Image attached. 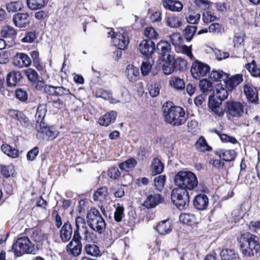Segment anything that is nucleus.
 <instances>
[{"label": "nucleus", "instance_id": "39448f33", "mask_svg": "<svg viewBox=\"0 0 260 260\" xmlns=\"http://www.w3.org/2000/svg\"><path fill=\"white\" fill-rule=\"evenodd\" d=\"M12 248L16 256H21L24 254H35L39 250L27 237L18 238L13 243Z\"/></svg>", "mask_w": 260, "mask_h": 260}, {"label": "nucleus", "instance_id": "423d86ee", "mask_svg": "<svg viewBox=\"0 0 260 260\" xmlns=\"http://www.w3.org/2000/svg\"><path fill=\"white\" fill-rule=\"evenodd\" d=\"M86 221L88 226L94 231L102 234L105 230L106 223L100 211L91 208L87 214Z\"/></svg>", "mask_w": 260, "mask_h": 260}, {"label": "nucleus", "instance_id": "0e129e2a", "mask_svg": "<svg viewBox=\"0 0 260 260\" xmlns=\"http://www.w3.org/2000/svg\"><path fill=\"white\" fill-rule=\"evenodd\" d=\"M216 19V16L213 15L210 12H204L203 14L202 20L205 23H209L213 22Z\"/></svg>", "mask_w": 260, "mask_h": 260}, {"label": "nucleus", "instance_id": "b1692460", "mask_svg": "<svg viewBox=\"0 0 260 260\" xmlns=\"http://www.w3.org/2000/svg\"><path fill=\"white\" fill-rule=\"evenodd\" d=\"M200 18V14L191 8L188 9V12L185 14V19L187 22L192 24H198Z\"/></svg>", "mask_w": 260, "mask_h": 260}, {"label": "nucleus", "instance_id": "bf43d9fd", "mask_svg": "<svg viewBox=\"0 0 260 260\" xmlns=\"http://www.w3.org/2000/svg\"><path fill=\"white\" fill-rule=\"evenodd\" d=\"M37 36L35 31H31L26 32L25 36L21 39L23 43H30L33 42L36 39Z\"/></svg>", "mask_w": 260, "mask_h": 260}, {"label": "nucleus", "instance_id": "c756f323", "mask_svg": "<svg viewBox=\"0 0 260 260\" xmlns=\"http://www.w3.org/2000/svg\"><path fill=\"white\" fill-rule=\"evenodd\" d=\"M108 196L107 188L102 187L98 189L93 194V200L103 203L106 201Z\"/></svg>", "mask_w": 260, "mask_h": 260}, {"label": "nucleus", "instance_id": "9b49d317", "mask_svg": "<svg viewBox=\"0 0 260 260\" xmlns=\"http://www.w3.org/2000/svg\"><path fill=\"white\" fill-rule=\"evenodd\" d=\"M156 51L158 54L161 55L164 59L165 57L169 60L174 58V55L171 51V45L166 41H160L157 44Z\"/></svg>", "mask_w": 260, "mask_h": 260}, {"label": "nucleus", "instance_id": "e433bc0d", "mask_svg": "<svg viewBox=\"0 0 260 260\" xmlns=\"http://www.w3.org/2000/svg\"><path fill=\"white\" fill-rule=\"evenodd\" d=\"M170 85L176 90H182L185 88V82L182 79L173 76L169 81Z\"/></svg>", "mask_w": 260, "mask_h": 260}, {"label": "nucleus", "instance_id": "49530a36", "mask_svg": "<svg viewBox=\"0 0 260 260\" xmlns=\"http://www.w3.org/2000/svg\"><path fill=\"white\" fill-rule=\"evenodd\" d=\"M86 253L93 256H98L102 255L99 247L95 244H88L85 247Z\"/></svg>", "mask_w": 260, "mask_h": 260}, {"label": "nucleus", "instance_id": "6e6552de", "mask_svg": "<svg viewBox=\"0 0 260 260\" xmlns=\"http://www.w3.org/2000/svg\"><path fill=\"white\" fill-rule=\"evenodd\" d=\"M225 109L229 119L242 117L245 112V107L240 102L229 101L225 103Z\"/></svg>", "mask_w": 260, "mask_h": 260}, {"label": "nucleus", "instance_id": "4468645a", "mask_svg": "<svg viewBox=\"0 0 260 260\" xmlns=\"http://www.w3.org/2000/svg\"><path fill=\"white\" fill-rule=\"evenodd\" d=\"M12 20L14 25L19 28H25L29 23V15L28 13H18L14 15Z\"/></svg>", "mask_w": 260, "mask_h": 260}, {"label": "nucleus", "instance_id": "603ef678", "mask_svg": "<svg viewBox=\"0 0 260 260\" xmlns=\"http://www.w3.org/2000/svg\"><path fill=\"white\" fill-rule=\"evenodd\" d=\"M197 30V27L194 25H189L184 29V36L188 41H190Z\"/></svg>", "mask_w": 260, "mask_h": 260}, {"label": "nucleus", "instance_id": "6e6d98bb", "mask_svg": "<svg viewBox=\"0 0 260 260\" xmlns=\"http://www.w3.org/2000/svg\"><path fill=\"white\" fill-rule=\"evenodd\" d=\"M124 208L119 204L117 205L114 212V220L117 222H120L124 217Z\"/></svg>", "mask_w": 260, "mask_h": 260}, {"label": "nucleus", "instance_id": "8fccbe9b", "mask_svg": "<svg viewBox=\"0 0 260 260\" xmlns=\"http://www.w3.org/2000/svg\"><path fill=\"white\" fill-rule=\"evenodd\" d=\"M174 58L171 60L167 59L162 67V71L165 75H169L173 72L175 67L174 63Z\"/></svg>", "mask_w": 260, "mask_h": 260}, {"label": "nucleus", "instance_id": "473e14b6", "mask_svg": "<svg viewBox=\"0 0 260 260\" xmlns=\"http://www.w3.org/2000/svg\"><path fill=\"white\" fill-rule=\"evenodd\" d=\"M216 154L220 159L225 161L234 160L236 156V153L233 150H224Z\"/></svg>", "mask_w": 260, "mask_h": 260}, {"label": "nucleus", "instance_id": "4d7b16f0", "mask_svg": "<svg viewBox=\"0 0 260 260\" xmlns=\"http://www.w3.org/2000/svg\"><path fill=\"white\" fill-rule=\"evenodd\" d=\"M24 73L30 81L35 82L38 80V74L35 70L28 69L24 71Z\"/></svg>", "mask_w": 260, "mask_h": 260}, {"label": "nucleus", "instance_id": "de8ad7c7", "mask_svg": "<svg viewBox=\"0 0 260 260\" xmlns=\"http://www.w3.org/2000/svg\"><path fill=\"white\" fill-rule=\"evenodd\" d=\"M228 74L223 72L222 71H212L210 73V78L213 81H221L224 82L228 78Z\"/></svg>", "mask_w": 260, "mask_h": 260}, {"label": "nucleus", "instance_id": "c03bdc74", "mask_svg": "<svg viewBox=\"0 0 260 260\" xmlns=\"http://www.w3.org/2000/svg\"><path fill=\"white\" fill-rule=\"evenodd\" d=\"M199 86L201 90L205 94H209V93L212 92L213 89L212 83L207 79L201 80Z\"/></svg>", "mask_w": 260, "mask_h": 260}, {"label": "nucleus", "instance_id": "0eeeda50", "mask_svg": "<svg viewBox=\"0 0 260 260\" xmlns=\"http://www.w3.org/2000/svg\"><path fill=\"white\" fill-rule=\"evenodd\" d=\"M171 198L173 204L179 210L184 209L189 202L188 191L178 187L172 190Z\"/></svg>", "mask_w": 260, "mask_h": 260}, {"label": "nucleus", "instance_id": "2eb2a0df", "mask_svg": "<svg viewBox=\"0 0 260 260\" xmlns=\"http://www.w3.org/2000/svg\"><path fill=\"white\" fill-rule=\"evenodd\" d=\"M244 92L247 100L254 104L258 103V91L252 85L245 84L243 87Z\"/></svg>", "mask_w": 260, "mask_h": 260}, {"label": "nucleus", "instance_id": "412c9836", "mask_svg": "<svg viewBox=\"0 0 260 260\" xmlns=\"http://www.w3.org/2000/svg\"><path fill=\"white\" fill-rule=\"evenodd\" d=\"M164 7L173 12H180L183 9V5L178 1L164 0L162 2Z\"/></svg>", "mask_w": 260, "mask_h": 260}, {"label": "nucleus", "instance_id": "9d476101", "mask_svg": "<svg viewBox=\"0 0 260 260\" xmlns=\"http://www.w3.org/2000/svg\"><path fill=\"white\" fill-rule=\"evenodd\" d=\"M210 67L204 63L195 61L192 64L190 72L193 78L199 79L206 76L210 71Z\"/></svg>", "mask_w": 260, "mask_h": 260}, {"label": "nucleus", "instance_id": "7c9ffc66", "mask_svg": "<svg viewBox=\"0 0 260 260\" xmlns=\"http://www.w3.org/2000/svg\"><path fill=\"white\" fill-rule=\"evenodd\" d=\"M47 112V107L45 104L40 105L37 109L35 115L36 120L37 123H40V126L44 125L43 120L46 115Z\"/></svg>", "mask_w": 260, "mask_h": 260}, {"label": "nucleus", "instance_id": "864d4df0", "mask_svg": "<svg viewBox=\"0 0 260 260\" xmlns=\"http://www.w3.org/2000/svg\"><path fill=\"white\" fill-rule=\"evenodd\" d=\"M166 182V176L159 175L154 179V185L156 189L160 191L164 187Z\"/></svg>", "mask_w": 260, "mask_h": 260}, {"label": "nucleus", "instance_id": "cd10ccee", "mask_svg": "<svg viewBox=\"0 0 260 260\" xmlns=\"http://www.w3.org/2000/svg\"><path fill=\"white\" fill-rule=\"evenodd\" d=\"M196 150L201 152H206L212 150V147L209 146L205 138L201 136L194 144Z\"/></svg>", "mask_w": 260, "mask_h": 260}, {"label": "nucleus", "instance_id": "a211bd4d", "mask_svg": "<svg viewBox=\"0 0 260 260\" xmlns=\"http://www.w3.org/2000/svg\"><path fill=\"white\" fill-rule=\"evenodd\" d=\"M209 200L207 196L203 193L196 196L193 201V206L198 210H203L208 206Z\"/></svg>", "mask_w": 260, "mask_h": 260}, {"label": "nucleus", "instance_id": "c9c22d12", "mask_svg": "<svg viewBox=\"0 0 260 260\" xmlns=\"http://www.w3.org/2000/svg\"><path fill=\"white\" fill-rule=\"evenodd\" d=\"M179 220L190 226L194 224L196 222L195 215L190 213H181L179 216Z\"/></svg>", "mask_w": 260, "mask_h": 260}, {"label": "nucleus", "instance_id": "f03ea898", "mask_svg": "<svg viewBox=\"0 0 260 260\" xmlns=\"http://www.w3.org/2000/svg\"><path fill=\"white\" fill-rule=\"evenodd\" d=\"M165 121L174 126H179L186 120L184 110L178 106H172L171 103H166L162 107Z\"/></svg>", "mask_w": 260, "mask_h": 260}, {"label": "nucleus", "instance_id": "79ce46f5", "mask_svg": "<svg viewBox=\"0 0 260 260\" xmlns=\"http://www.w3.org/2000/svg\"><path fill=\"white\" fill-rule=\"evenodd\" d=\"M166 24L171 28H178L181 24V20L179 17L172 15L167 18Z\"/></svg>", "mask_w": 260, "mask_h": 260}, {"label": "nucleus", "instance_id": "3c124183", "mask_svg": "<svg viewBox=\"0 0 260 260\" xmlns=\"http://www.w3.org/2000/svg\"><path fill=\"white\" fill-rule=\"evenodd\" d=\"M96 96L107 100H111L112 103H117V101H115V100L112 99L111 93L104 89H100L97 91L96 92Z\"/></svg>", "mask_w": 260, "mask_h": 260}, {"label": "nucleus", "instance_id": "aec40b11", "mask_svg": "<svg viewBox=\"0 0 260 260\" xmlns=\"http://www.w3.org/2000/svg\"><path fill=\"white\" fill-rule=\"evenodd\" d=\"M72 234L73 229L71 224L69 222L64 223L60 231L61 240L64 242L69 241L72 238Z\"/></svg>", "mask_w": 260, "mask_h": 260}, {"label": "nucleus", "instance_id": "bb28decb", "mask_svg": "<svg viewBox=\"0 0 260 260\" xmlns=\"http://www.w3.org/2000/svg\"><path fill=\"white\" fill-rule=\"evenodd\" d=\"M21 78L20 72L12 71L10 72L7 77V83L9 87H14L19 81Z\"/></svg>", "mask_w": 260, "mask_h": 260}, {"label": "nucleus", "instance_id": "a18cd8bd", "mask_svg": "<svg viewBox=\"0 0 260 260\" xmlns=\"http://www.w3.org/2000/svg\"><path fill=\"white\" fill-rule=\"evenodd\" d=\"M153 61L151 58H147L143 61L141 70L142 74L144 76L147 75L151 71Z\"/></svg>", "mask_w": 260, "mask_h": 260}, {"label": "nucleus", "instance_id": "58836bf2", "mask_svg": "<svg viewBox=\"0 0 260 260\" xmlns=\"http://www.w3.org/2000/svg\"><path fill=\"white\" fill-rule=\"evenodd\" d=\"M243 80L242 75L237 74L231 78H228L224 82L227 85H229L230 88H234L242 82Z\"/></svg>", "mask_w": 260, "mask_h": 260}, {"label": "nucleus", "instance_id": "13d9d810", "mask_svg": "<svg viewBox=\"0 0 260 260\" xmlns=\"http://www.w3.org/2000/svg\"><path fill=\"white\" fill-rule=\"evenodd\" d=\"M174 63L175 68H178L180 70H183L185 69L187 66L188 63L187 61L181 57L174 58Z\"/></svg>", "mask_w": 260, "mask_h": 260}, {"label": "nucleus", "instance_id": "20e7f679", "mask_svg": "<svg viewBox=\"0 0 260 260\" xmlns=\"http://www.w3.org/2000/svg\"><path fill=\"white\" fill-rule=\"evenodd\" d=\"M174 180L177 187L187 191L193 190L198 184L196 175L190 171H179L175 175Z\"/></svg>", "mask_w": 260, "mask_h": 260}, {"label": "nucleus", "instance_id": "393cba45", "mask_svg": "<svg viewBox=\"0 0 260 260\" xmlns=\"http://www.w3.org/2000/svg\"><path fill=\"white\" fill-rule=\"evenodd\" d=\"M155 230L162 235L170 233L172 230L171 221L168 219L161 221L157 224Z\"/></svg>", "mask_w": 260, "mask_h": 260}, {"label": "nucleus", "instance_id": "dca6fc26", "mask_svg": "<svg viewBox=\"0 0 260 260\" xmlns=\"http://www.w3.org/2000/svg\"><path fill=\"white\" fill-rule=\"evenodd\" d=\"M222 101L218 100L213 95H210L209 98V107L213 113L219 117H222L224 111L221 107Z\"/></svg>", "mask_w": 260, "mask_h": 260}, {"label": "nucleus", "instance_id": "72a5a7b5", "mask_svg": "<svg viewBox=\"0 0 260 260\" xmlns=\"http://www.w3.org/2000/svg\"><path fill=\"white\" fill-rule=\"evenodd\" d=\"M213 96L218 100L222 101L226 99L228 95L227 90L220 85H217L213 92Z\"/></svg>", "mask_w": 260, "mask_h": 260}, {"label": "nucleus", "instance_id": "e2e57ef3", "mask_svg": "<svg viewBox=\"0 0 260 260\" xmlns=\"http://www.w3.org/2000/svg\"><path fill=\"white\" fill-rule=\"evenodd\" d=\"M160 83H155L153 85H151L149 87V93L152 97L157 96L159 93Z\"/></svg>", "mask_w": 260, "mask_h": 260}, {"label": "nucleus", "instance_id": "680f3d73", "mask_svg": "<svg viewBox=\"0 0 260 260\" xmlns=\"http://www.w3.org/2000/svg\"><path fill=\"white\" fill-rule=\"evenodd\" d=\"M15 94L16 98L22 102H25L27 100V93L26 91L23 89H17L15 91Z\"/></svg>", "mask_w": 260, "mask_h": 260}, {"label": "nucleus", "instance_id": "ea45409f", "mask_svg": "<svg viewBox=\"0 0 260 260\" xmlns=\"http://www.w3.org/2000/svg\"><path fill=\"white\" fill-rule=\"evenodd\" d=\"M245 67L252 76L260 78V69L256 64L255 60H253L250 63L246 64Z\"/></svg>", "mask_w": 260, "mask_h": 260}, {"label": "nucleus", "instance_id": "09e8293b", "mask_svg": "<svg viewBox=\"0 0 260 260\" xmlns=\"http://www.w3.org/2000/svg\"><path fill=\"white\" fill-rule=\"evenodd\" d=\"M56 96L66 97L69 101L71 100V96L72 95L69 89L65 88L63 86H57Z\"/></svg>", "mask_w": 260, "mask_h": 260}, {"label": "nucleus", "instance_id": "1a4fd4ad", "mask_svg": "<svg viewBox=\"0 0 260 260\" xmlns=\"http://www.w3.org/2000/svg\"><path fill=\"white\" fill-rule=\"evenodd\" d=\"M169 38L177 51L187 55L191 59L193 58L190 47L183 44V39L180 33H173L169 36Z\"/></svg>", "mask_w": 260, "mask_h": 260}, {"label": "nucleus", "instance_id": "a878e982", "mask_svg": "<svg viewBox=\"0 0 260 260\" xmlns=\"http://www.w3.org/2000/svg\"><path fill=\"white\" fill-rule=\"evenodd\" d=\"M48 3V0H26L28 8L31 10L36 11L44 8Z\"/></svg>", "mask_w": 260, "mask_h": 260}, {"label": "nucleus", "instance_id": "37998d69", "mask_svg": "<svg viewBox=\"0 0 260 260\" xmlns=\"http://www.w3.org/2000/svg\"><path fill=\"white\" fill-rule=\"evenodd\" d=\"M23 7L21 2L15 1L8 3L6 5V10L8 12L15 13L21 11Z\"/></svg>", "mask_w": 260, "mask_h": 260}, {"label": "nucleus", "instance_id": "a19ab883", "mask_svg": "<svg viewBox=\"0 0 260 260\" xmlns=\"http://www.w3.org/2000/svg\"><path fill=\"white\" fill-rule=\"evenodd\" d=\"M222 260H237L238 255L235 251L231 249H222L220 252Z\"/></svg>", "mask_w": 260, "mask_h": 260}, {"label": "nucleus", "instance_id": "f8f14e48", "mask_svg": "<svg viewBox=\"0 0 260 260\" xmlns=\"http://www.w3.org/2000/svg\"><path fill=\"white\" fill-rule=\"evenodd\" d=\"M13 63L16 67L21 69L27 68L30 66V58L24 53H17L12 58Z\"/></svg>", "mask_w": 260, "mask_h": 260}, {"label": "nucleus", "instance_id": "f257e3e1", "mask_svg": "<svg viewBox=\"0 0 260 260\" xmlns=\"http://www.w3.org/2000/svg\"><path fill=\"white\" fill-rule=\"evenodd\" d=\"M76 229L74 232L73 239L68 245V249H70L71 254L74 256H78L82 251V244L81 240V233L83 235L84 240L87 241L92 240V233H90L86 225L85 220L81 217L78 216L75 219Z\"/></svg>", "mask_w": 260, "mask_h": 260}, {"label": "nucleus", "instance_id": "7ed1b4c3", "mask_svg": "<svg viewBox=\"0 0 260 260\" xmlns=\"http://www.w3.org/2000/svg\"><path fill=\"white\" fill-rule=\"evenodd\" d=\"M239 244L242 254L247 257L253 256L260 249L258 238L249 233L241 235Z\"/></svg>", "mask_w": 260, "mask_h": 260}, {"label": "nucleus", "instance_id": "4c0bfd02", "mask_svg": "<svg viewBox=\"0 0 260 260\" xmlns=\"http://www.w3.org/2000/svg\"><path fill=\"white\" fill-rule=\"evenodd\" d=\"M39 131L42 133L45 134L50 140H53L57 137L58 134V132L54 128L48 127L44 125H42Z\"/></svg>", "mask_w": 260, "mask_h": 260}, {"label": "nucleus", "instance_id": "774afa93", "mask_svg": "<svg viewBox=\"0 0 260 260\" xmlns=\"http://www.w3.org/2000/svg\"><path fill=\"white\" fill-rule=\"evenodd\" d=\"M39 152V148L37 147H35L32 149L29 150L27 154V159L29 161H32L35 157L38 155Z\"/></svg>", "mask_w": 260, "mask_h": 260}, {"label": "nucleus", "instance_id": "ddd939ff", "mask_svg": "<svg viewBox=\"0 0 260 260\" xmlns=\"http://www.w3.org/2000/svg\"><path fill=\"white\" fill-rule=\"evenodd\" d=\"M114 45L119 50H124L126 48L129 43V40L126 33L116 32L115 35L112 38Z\"/></svg>", "mask_w": 260, "mask_h": 260}, {"label": "nucleus", "instance_id": "5fc2aeb1", "mask_svg": "<svg viewBox=\"0 0 260 260\" xmlns=\"http://www.w3.org/2000/svg\"><path fill=\"white\" fill-rule=\"evenodd\" d=\"M244 35L242 32L235 34L233 40L234 46L235 48H243L242 43H243L244 41Z\"/></svg>", "mask_w": 260, "mask_h": 260}, {"label": "nucleus", "instance_id": "2f4dec72", "mask_svg": "<svg viewBox=\"0 0 260 260\" xmlns=\"http://www.w3.org/2000/svg\"><path fill=\"white\" fill-rule=\"evenodd\" d=\"M1 150L5 154L13 158L18 157L19 155L18 150L7 144H3L1 147Z\"/></svg>", "mask_w": 260, "mask_h": 260}, {"label": "nucleus", "instance_id": "5701e85b", "mask_svg": "<svg viewBox=\"0 0 260 260\" xmlns=\"http://www.w3.org/2000/svg\"><path fill=\"white\" fill-rule=\"evenodd\" d=\"M125 73L126 77L131 82H135L139 78V69L132 64H128L126 67Z\"/></svg>", "mask_w": 260, "mask_h": 260}, {"label": "nucleus", "instance_id": "6ab92c4d", "mask_svg": "<svg viewBox=\"0 0 260 260\" xmlns=\"http://www.w3.org/2000/svg\"><path fill=\"white\" fill-rule=\"evenodd\" d=\"M161 197L159 194L154 193L148 196L143 205L148 209L156 206L160 202Z\"/></svg>", "mask_w": 260, "mask_h": 260}, {"label": "nucleus", "instance_id": "f704fd0d", "mask_svg": "<svg viewBox=\"0 0 260 260\" xmlns=\"http://www.w3.org/2000/svg\"><path fill=\"white\" fill-rule=\"evenodd\" d=\"M1 35L3 38L14 40L17 36V31L13 27L6 26L2 30Z\"/></svg>", "mask_w": 260, "mask_h": 260}, {"label": "nucleus", "instance_id": "052dcab7", "mask_svg": "<svg viewBox=\"0 0 260 260\" xmlns=\"http://www.w3.org/2000/svg\"><path fill=\"white\" fill-rule=\"evenodd\" d=\"M144 35L147 37L148 39L151 40L152 39H157L158 37V34L156 32L155 30L152 27H147L144 31Z\"/></svg>", "mask_w": 260, "mask_h": 260}, {"label": "nucleus", "instance_id": "c85d7f7f", "mask_svg": "<svg viewBox=\"0 0 260 260\" xmlns=\"http://www.w3.org/2000/svg\"><path fill=\"white\" fill-rule=\"evenodd\" d=\"M1 174L4 177L8 178L10 177H15L16 176V173L14 169V166L12 164L8 165H1Z\"/></svg>", "mask_w": 260, "mask_h": 260}, {"label": "nucleus", "instance_id": "338daca9", "mask_svg": "<svg viewBox=\"0 0 260 260\" xmlns=\"http://www.w3.org/2000/svg\"><path fill=\"white\" fill-rule=\"evenodd\" d=\"M194 3L202 10H207L210 7V2L208 0H194Z\"/></svg>", "mask_w": 260, "mask_h": 260}, {"label": "nucleus", "instance_id": "69168bd1", "mask_svg": "<svg viewBox=\"0 0 260 260\" xmlns=\"http://www.w3.org/2000/svg\"><path fill=\"white\" fill-rule=\"evenodd\" d=\"M164 169V164H152L151 169L153 175L161 173Z\"/></svg>", "mask_w": 260, "mask_h": 260}, {"label": "nucleus", "instance_id": "f3484780", "mask_svg": "<svg viewBox=\"0 0 260 260\" xmlns=\"http://www.w3.org/2000/svg\"><path fill=\"white\" fill-rule=\"evenodd\" d=\"M155 43L150 39L143 40L139 45V49L144 55L149 56L154 52Z\"/></svg>", "mask_w": 260, "mask_h": 260}, {"label": "nucleus", "instance_id": "4be33fe9", "mask_svg": "<svg viewBox=\"0 0 260 260\" xmlns=\"http://www.w3.org/2000/svg\"><path fill=\"white\" fill-rule=\"evenodd\" d=\"M117 113L115 111H111L105 114L99 119V123L102 126H107L110 123H113L116 120Z\"/></svg>", "mask_w": 260, "mask_h": 260}]
</instances>
